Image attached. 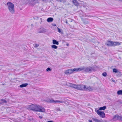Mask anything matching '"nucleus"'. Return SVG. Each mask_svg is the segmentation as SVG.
Masks as SVG:
<instances>
[{
	"mask_svg": "<svg viewBox=\"0 0 122 122\" xmlns=\"http://www.w3.org/2000/svg\"><path fill=\"white\" fill-rule=\"evenodd\" d=\"M96 112L102 118H103L105 117V114L103 112L99 111V110H97Z\"/></svg>",
	"mask_w": 122,
	"mask_h": 122,
	"instance_id": "7",
	"label": "nucleus"
},
{
	"mask_svg": "<svg viewBox=\"0 0 122 122\" xmlns=\"http://www.w3.org/2000/svg\"><path fill=\"white\" fill-rule=\"evenodd\" d=\"M119 73L120 74V72H119Z\"/></svg>",
	"mask_w": 122,
	"mask_h": 122,
	"instance_id": "38",
	"label": "nucleus"
},
{
	"mask_svg": "<svg viewBox=\"0 0 122 122\" xmlns=\"http://www.w3.org/2000/svg\"><path fill=\"white\" fill-rule=\"evenodd\" d=\"M117 42H113V46H117V44L116 43Z\"/></svg>",
	"mask_w": 122,
	"mask_h": 122,
	"instance_id": "28",
	"label": "nucleus"
},
{
	"mask_svg": "<svg viewBox=\"0 0 122 122\" xmlns=\"http://www.w3.org/2000/svg\"><path fill=\"white\" fill-rule=\"evenodd\" d=\"M7 5L10 12L12 14H14L15 12L14 4L11 2H9L7 3Z\"/></svg>",
	"mask_w": 122,
	"mask_h": 122,
	"instance_id": "3",
	"label": "nucleus"
},
{
	"mask_svg": "<svg viewBox=\"0 0 122 122\" xmlns=\"http://www.w3.org/2000/svg\"><path fill=\"white\" fill-rule=\"evenodd\" d=\"M28 109L36 112H43L45 111V109L39 105L32 104L28 106Z\"/></svg>",
	"mask_w": 122,
	"mask_h": 122,
	"instance_id": "1",
	"label": "nucleus"
},
{
	"mask_svg": "<svg viewBox=\"0 0 122 122\" xmlns=\"http://www.w3.org/2000/svg\"><path fill=\"white\" fill-rule=\"evenodd\" d=\"M113 71L115 73H117L118 72V71L117 69L116 68H114L113 69Z\"/></svg>",
	"mask_w": 122,
	"mask_h": 122,
	"instance_id": "22",
	"label": "nucleus"
},
{
	"mask_svg": "<svg viewBox=\"0 0 122 122\" xmlns=\"http://www.w3.org/2000/svg\"><path fill=\"white\" fill-rule=\"evenodd\" d=\"M46 70L47 71H50L51 70L49 67H48L47 69Z\"/></svg>",
	"mask_w": 122,
	"mask_h": 122,
	"instance_id": "26",
	"label": "nucleus"
},
{
	"mask_svg": "<svg viewBox=\"0 0 122 122\" xmlns=\"http://www.w3.org/2000/svg\"><path fill=\"white\" fill-rule=\"evenodd\" d=\"M119 1L122 2V0H118Z\"/></svg>",
	"mask_w": 122,
	"mask_h": 122,
	"instance_id": "34",
	"label": "nucleus"
},
{
	"mask_svg": "<svg viewBox=\"0 0 122 122\" xmlns=\"http://www.w3.org/2000/svg\"><path fill=\"white\" fill-rule=\"evenodd\" d=\"M85 89L86 90H85V91H92V88L90 86H89L88 87H87L86 86H85Z\"/></svg>",
	"mask_w": 122,
	"mask_h": 122,
	"instance_id": "9",
	"label": "nucleus"
},
{
	"mask_svg": "<svg viewBox=\"0 0 122 122\" xmlns=\"http://www.w3.org/2000/svg\"><path fill=\"white\" fill-rule=\"evenodd\" d=\"M72 2L76 6H78L80 4V3L78 2L77 0H73Z\"/></svg>",
	"mask_w": 122,
	"mask_h": 122,
	"instance_id": "12",
	"label": "nucleus"
},
{
	"mask_svg": "<svg viewBox=\"0 0 122 122\" xmlns=\"http://www.w3.org/2000/svg\"><path fill=\"white\" fill-rule=\"evenodd\" d=\"M46 32V29L43 27L40 28L39 30L38 31V32L39 33H44Z\"/></svg>",
	"mask_w": 122,
	"mask_h": 122,
	"instance_id": "8",
	"label": "nucleus"
},
{
	"mask_svg": "<svg viewBox=\"0 0 122 122\" xmlns=\"http://www.w3.org/2000/svg\"><path fill=\"white\" fill-rule=\"evenodd\" d=\"M82 70L81 69H79V68H75L73 69H70L66 70L64 73L66 75H69L72 73L74 71H79V70Z\"/></svg>",
	"mask_w": 122,
	"mask_h": 122,
	"instance_id": "4",
	"label": "nucleus"
},
{
	"mask_svg": "<svg viewBox=\"0 0 122 122\" xmlns=\"http://www.w3.org/2000/svg\"><path fill=\"white\" fill-rule=\"evenodd\" d=\"M53 20V19L52 18L50 17L48 18L47 21L48 22H51Z\"/></svg>",
	"mask_w": 122,
	"mask_h": 122,
	"instance_id": "14",
	"label": "nucleus"
},
{
	"mask_svg": "<svg viewBox=\"0 0 122 122\" xmlns=\"http://www.w3.org/2000/svg\"><path fill=\"white\" fill-rule=\"evenodd\" d=\"M92 120L93 121H94L95 122H101L100 120L96 118H93Z\"/></svg>",
	"mask_w": 122,
	"mask_h": 122,
	"instance_id": "18",
	"label": "nucleus"
},
{
	"mask_svg": "<svg viewBox=\"0 0 122 122\" xmlns=\"http://www.w3.org/2000/svg\"><path fill=\"white\" fill-rule=\"evenodd\" d=\"M57 29L58 30V32L60 33H61V29L58 28H57Z\"/></svg>",
	"mask_w": 122,
	"mask_h": 122,
	"instance_id": "27",
	"label": "nucleus"
},
{
	"mask_svg": "<svg viewBox=\"0 0 122 122\" xmlns=\"http://www.w3.org/2000/svg\"><path fill=\"white\" fill-rule=\"evenodd\" d=\"M120 102L122 103V101L121 102Z\"/></svg>",
	"mask_w": 122,
	"mask_h": 122,
	"instance_id": "37",
	"label": "nucleus"
},
{
	"mask_svg": "<svg viewBox=\"0 0 122 122\" xmlns=\"http://www.w3.org/2000/svg\"><path fill=\"white\" fill-rule=\"evenodd\" d=\"M52 48H53L56 49L58 47L57 46L54 45H51V46Z\"/></svg>",
	"mask_w": 122,
	"mask_h": 122,
	"instance_id": "21",
	"label": "nucleus"
},
{
	"mask_svg": "<svg viewBox=\"0 0 122 122\" xmlns=\"http://www.w3.org/2000/svg\"><path fill=\"white\" fill-rule=\"evenodd\" d=\"M121 116H120L118 115H116L114 116L113 117V119L114 120H119L120 119Z\"/></svg>",
	"mask_w": 122,
	"mask_h": 122,
	"instance_id": "10",
	"label": "nucleus"
},
{
	"mask_svg": "<svg viewBox=\"0 0 122 122\" xmlns=\"http://www.w3.org/2000/svg\"><path fill=\"white\" fill-rule=\"evenodd\" d=\"M83 7H86V6H83Z\"/></svg>",
	"mask_w": 122,
	"mask_h": 122,
	"instance_id": "35",
	"label": "nucleus"
},
{
	"mask_svg": "<svg viewBox=\"0 0 122 122\" xmlns=\"http://www.w3.org/2000/svg\"><path fill=\"white\" fill-rule=\"evenodd\" d=\"M117 93L118 95H122V90H119L117 91Z\"/></svg>",
	"mask_w": 122,
	"mask_h": 122,
	"instance_id": "19",
	"label": "nucleus"
},
{
	"mask_svg": "<svg viewBox=\"0 0 122 122\" xmlns=\"http://www.w3.org/2000/svg\"><path fill=\"white\" fill-rule=\"evenodd\" d=\"M106 108V107L105 106H104L103 107H100L99 109V110H104Z\"/></svg>",
	"mask_w": 122,
	"mask_h": 122,
	"instance_id": "17",
	"label": "nucleus"
},
{
	"mask_svg": "<svg viewBox=\"0 0 122 122\" xmlns=\"http://www.w3.org/2000/svg\"><path fill=\"white\" fill-rule=\"evenodd\" d=\"M47 102L50 103H55V100H53L52 99H49L47 100Z\"/></svg>",
	"mask_w": 122,
	"mask_h": 122,
	"instance_id": "13",
	"label": "nucleus"
},
{
	"mask_svg": "<svg viewBox=\"0 0 122 122\" xmlns=\"http://www.w3.org/2000/svg\"><path fill=\"white\" fill-rule=\"evenodd\" d=\"M106 44L107 46H113V42L112 41H108L106 43Z\"/></svg>",
	"mask_w": 122,
	"mask_h": 122,
	"instance_id": "11",
	"label": "nucleus"
},
{
	"mask_svg": "<svg viewBox=\"0 0 122 122\" xmlns=\"http://www.w3.org/2000/svg\"><path fill=\"white\" fill-rule=\"evenodd\" d=\"M39 117L41 119L42 118V117L41 116H39Z\"/></svg>",
	"mask_w": 122,
	"mask_h": 122,
	"instance_id": "33",
	"label": "nucleus"
},
{
	"mask_svg": "<svg viewBox=\"0 0 122 122\" xmlns=\"http://www.w3.org/2000/svg\"><path fill=\"white\" fill-rule=\"evenodd\" d=\"M53 43L54 44H56V45H58L59 44V42L58 41H57L55 40H53L52 41Z\"/></svg>",
	"mask_w": 122,
	"mask_h": 122,
	"instance_id": "15",
	"label": "nucleus"
},
{
	"mask_svg": "<svg viewBox=\"0 0 122 122\" xmlns=\"http://www.w3.org/2000/svg\"><path fill=\"white\" fill-rule=\"evenodd\" d=\"M39 46V45L37 44H35V45L34 47H37Z\"/></svg>",
	"mask_w": 122,
	"mask_h": 122,
	"instance_id": "25",
	"label": "nucleus"
},
{
	"mask_svg": "<svg viewBox=\"0 0 122 122\" xmlns=\"http://www.w3.org/2000/svg\"><path fill=\"white\" fill-rule=\"evenodd\" d=\"M120 120H121V121H122V116H121V118Z\"/></svg>",
	"mask_w": 122,
	"mask_h": 122,
	"instance_id": "29",
	"label": "nucleus"
},
{
	"mask_svg": "<svg viewBox=\"0 0 122 122\" xmlns=\"http://www.w3.org/2000/svg\"><path fill=\"white\" fill-rule=\"evenodd\" d=\"M26 3H29L30 5H34L37 2V0H25Z\"/></svg>",
	"mask_w": 122,
	"mask_h": 122,
	"instance_id": "6",
	"label": "nucleus"
},
{
	"mask_svg": "<svg viewBox=\"0 0 122 122\" xmlns=\"http://www.w3.org/2000/svg\"><path fill=\"white\" fill-rule=\"evenodd\" d=\"M102 75L104 76H106L107 75V74L106 72H104L102 73Z\"/></svg>",
	"mask_w": 122,
	"mask_h": 122,
	"instance_id": "23",
	"label": "nucleus"
},
{
	"mask_svg": "<svg viewBox=\"0 0 122 122\" xmlns=\"http://www.w3.org/2000/svg\"><path fill=\"white\" fill-rule=\"evenodd\" d=\"M66 45L68 46V44H67Z\"/></svg>",
	"mask_w": 122,
	"mask_h": 122,
	"instance_id": "36",
	"label": "nucleus"
},
{
	"mask_svg": "<svg viewBox=\"0 0 122 122\" xmlns=\"http://www.w3.org/2000/svg\"><path fill=\"white\" fill-rule=\"evenodd\" d=\"M28 84L27 83H25L20 85V87L22 88L26 86Z\"/></svg>",
	"mask_w": 122,
	"mask_h": 122,
	"instance_id": "16",
	"label": "nucleus"
},
{
	"mask_svg": "<svg viewBox=\"0 0 122 122\" xmlns=\"http://www.w3.org/2000/svg\"><path fill=\"white\" fill-rule=\"evenodd\" d=\"M79 69H82L81 70H79V71L84 70V71L89 73L91 72L94 70L93 68L92 67L90 66L86 67H85L84 66H83L79 68Z\"/></svg>",
	"mask_w": 122,
	"mask_h": 122,
	"instance_id": "5",
	"label": "nucleus"
},
{
	"mask_svg": "<svg viewBox=\"0 0 122 122\" xmlns=\"http://www.w3.org/2000/svg\"><path fill=\"white\" fill-rule=\"evenodd\" d=\"M66 85L68 86L71 87L75 89L85 91V86L82 84L76 85L72 83L68 82L66 84Z\"/></svg>",
	"mask_w": 122,
	"mask_h": 122,
	"instance_id": "2",
	"label": "nucleus"
},
{
	"mask_svg": "<svg viewBox=\"0 0 122 122\" xmlns=\"http://www.w3.org/2000/svg\"><path fill=\"white\" fill-rule=\"evenodd\" d=\"M89 122H92V120H89Z\"/></svg>",
	"mask_w": 122,
	"mask_h": 122,
	"instance_id": "31",
	"label": "nucleus"
},
{
	"mask_svg": "<svg viewBox=\"0 0 122 122\" xmlns=\"http://www.w3.org/2000/svg\"><path fill=\"white\" fill-rule=\"evenodd\" d=\"M60 102L61 103H63L64 102L63 101H59L58 100H55V103Z\"/></svg>",
	"mask_w": 122,
	"mask_h": 122,
	"instance_id": "20",
	"label": "nucleus"
},
{
	"mask_svg": "<svg viewBox=\"0 0 122 122\" xmlns=\"http://www.w3.org/2000/svg\"><path fill=\"white\" fill-rule=\"evenodd\" d=\"M122 43L121 42H117V46L120 45Z\"/></svg>",
	"mask_w": 122,
	"mask_h": 122,
	"instance_id": "24",
	"label": "nucleus"
},
{
	"mask_svg": "<svg viewBox=\"0 0 122 122\" xmlns=\"http://www.w3.org/2000/svg\"><path fill=\"white\" fill-rule=\"evenodd\" d=\"M66 24H68V22H67V20H66Z\"/></svg>",
	"mask_w": 122,
	"mask_h": 122,
	"instance_id": "32",
	"label": "nucleus"
},
{
	"mask_svg": "<svg viewBox=\"0 0 122 122\" xmlns=\"http://www.w3.org/2000/svg\"><path fill=\"white\" fill-rule=\"evenodd\" d=\"M47 122H53L52 121H48Z\"/></svg>",
	"mask_w": 122,
	"mask_h": 122,
	"instance_id": "30",
	"label": "nucleus"
}]
</instances>
